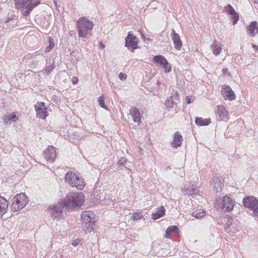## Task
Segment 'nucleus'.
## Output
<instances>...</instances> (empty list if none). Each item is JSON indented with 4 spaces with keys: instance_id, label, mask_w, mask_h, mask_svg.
Here are the masks:
<instances>
[{
    "instance_id": "nucleus-32",
    "label": "nucleus",
    "mask_w": 258,
    "mask_h": 258,
    "mask_svg": "<svg viewBox=\"0 0 258 258\" xmlns=\"http://www.w3.org/2000/svg\"><path fill=\"white\" fill-rule=\"evenodd\" d=\"M143 217V214L141 212L135 213L132 216V218L134 220H138L142 218Z\"/></svg>"
},
{
    "instance_id": "nucleus-26",
    "label": "nucleus",
    "mask_w": 258,
    "mask_h": 258,
    "mask_svg": "<svg viewBox=\"0 0 258 258\" xmlns=\"http://www.w3.org/2000/svg\"><path fill=\"white\" fill-rule=\"evenodd\" d=\"M235 206V202L230 198L227 197V211H231Z\"/></svg>"
},
{
    "instance_id": "nucleus-35",
    "label": "nucleus",
    "mask_w": 258,
    "mask_h": 258,
    "mask_svg": "<svg viewBox=\"0 0 258 258\" xmlns=\"http://www.w3.org/2000/svg\"><path fill=\"white\" fill-rule=\"evenodd\" d=\"M9 116L12 121H15L18 118L14 113H11Z\"/></svg>"
},
{
    "instance_id": "nucleus-31",
    "label": "nucleus",
    "mask_w": 258,
    "mask_h": 258,
    "mask_svg": "<svg viewBox=\"0 0 258 258\" xmlns=\"http://www.w3.org/2000/svg\"><path fill=\"white\" fill-rule=\"evenodd\" d=\"M98 102L99 105L106 109H107V106L105 104L104 98L103 96H101L98 98Z\"/></svg>"
},
{
    "instance_id": "nucleus-22",
    "label": "nucleus",
    "mask_w": 258,
    "mask_h": 258,
    "mask_svg": "<svg viewBox=\"0 0 258 258\" xmlns=\"http://www.w3.org/2000/svg\"><path fill=\"white\" fill-rule=\"evenodd\" d=\"M153 61L160 66H163V64H166L167 59L162 55H158L154 57Z\"/></svg>"
},
{
    "instance_id": "nucleus-27",
    "label": "nucleus",
    "mask_w": 258,
    "mask_h": 258,
    "mask_svg": "<svg viewBox=\"0 0 258 258\" xmlns=\"http://www.w3.org/2000/svg\"><path fill=\"white\" fill-rule=\"evenodd\" d=\"M248 30L250 32H258V23L256 21H252L248 27Z\"/></svg>"
},
{
    "instance_id": "nucleus-13",
    "label": "nucleus",
    "mask_w": 258,
    "mask_h": 258,
    "mask_svg": "<svg viewBox=\"0 0 258 258\" xmlns=\"http://www.w3.org/2000/svg\"><path fill=\"white\" fill-rule=\"evenodd\" d=\"M130 115L133 121L140 124L141 122V116L140 111L136 107H132L130 110Z\"/></svg>"
},
{
    "instance_id": "nucleus-45",
    "label": "nucleus",
    "mask_w": 258,
    "mask_h": 258,
    "mask_svg": "<svg viewBox=\"0 0 258 258\" xmlns=\"http://www.w3.org/2000/svg\"><path fill=\"white\" fill-rule=\"evenodd\" d=\"M72 244L74 246H76L79 244V242H78V240L76 239L73 241Z\"/></svg>"
},
{
    "instance_id": "nucleus-39",
    "label": "nucleus",
    "mask_w": 258,
    "mask_h": 258,
    "mask_svg": "<svg viewBox=\"0 0 258 258\" xmlns=\"http://www.w3.org/2000/svg\"><path fill=\"white\" fill-rule=\"evenodd\" d=\"M126 162V160L124 158H121L118 161V164L122 165Z\"/></svg>"
},
{
    "instance_id": "nucleus-9",
    "label": "nucleus",
    "mask_w": 258,
    "mask_h": 258,
    "mask_svg": "<svg viewBox=\"0 0 258 258\" xmlns=\"http://www.w3.org/2000/svg\"><path fill=\"white\" fill-rule=\"evenodd\" d=\"M35 108L36 111L37 117L45 119L48 115L46 108L43 102H37L35 105Z\"/></svg>"
},
{
    "instance_id": "nucleus-8",
    "label": "nucleus",
    "mask_w": 258,
    "mask_h": 258,
    "mask_svg": "<svg viewBox=\"0 0 258 258\" xmlns=\"http://www.w3.org/2000/svg\"><path fill=\"white\" fill-rule=\"evenodd\" d=\"M138 41V38L134 36L133 33H128V35L125 38V46L130 50L133 51L134 49L137 48Z\"/></svg>"
},
{
    "instance_id": "nucleus-17",
    "label": "nucleus",
    "mask_w": 258,
    "mask_h": 258,
    "mask_svg": "<svg viewBox=\"0 0 258 258\" xmlns=\"http://www.w3.org/2000/svg\"><path fill=\"white\" fill-rule=\"evenodd\" d=\"M182 142V137L179 135L177 132L175 133L174 135V140L171 144L173 147L177 148L181 146Z\"/></svg>"
},
{
    "instance_id": "nucleus-24",
    "label": "nucleus",
    "mask_w": 258,
    "mask_h": 258,
    "mask_svg": "<svg viewBox=\"0 0 258 258\" xmlns=\"http://www.w3.org/2000/svg\"><path fill=\"white\" fill-rule=\"evenodd\" d=\"M235 97L236 95L235 93L229 86H227V99L231 101L234 100Z\"/></svg>"
},
{
    "instance_id": "nucleus-42",
    "label": "nucleus",
    "mask_w": 258,
    "mask_h": 258,
    "mask_svg": "<svg viewBox=\"0 0 258 258\" xmlns=\"http://www.w3.org/2000/svg\"><path fill=\"white\" fill-rule=\"evenodd\" d=\"M255 8L258 7V0H252Z\"/></svg>"
},
{
    "instance_id": "nucleus-6",
    "label": "nucleus",
    "mask_w": 258,
    "mask_h": 258,
    "mask_svg": "<svg viewBox=\"0 0 258 258\" xmlns=\"http://www.w3.org/2000/svg\"><path fill=\"white\" fill-rule=\"evenodd\" d=\"M93 213L91 211H84L81 215L83 227L85 231H90L93 228Z\"/></svg>"
},
{
    "instance_id": "nucleus-15",
    "label": "nucleus",
    "mask_w": 258,
    "mask_h": 258,
    "mask_svg": "<svg viewBox=\"0 0 258 258\" xmlns=\"http://www.w3.org/2000/svg\"><path fill=\"white\" fill-rule=\"evenodd\" d=\"M8 201L3 197L0 196V215L3 216L8 210Z\"/></svg>"
},
{
    "instance_id": "nucleus-3",
    "label": "nucleus",
    "mask_w": 258,
    "mask_h": 258,
    "mask_svg": "<svg viewBox=\"0 0 258 258\" xmlns=\"http://www.w3.org/2000/svg\"><path fill=\"white\" fill-rule=\"evenodd\" d=\"M65 181L72 187H76L79 190H82L85 186L83 179L72 172H68L66 175Z\"/></svg>"
},
{
    "instance_id": "nucleus-14",
    "label": "nucleus",
    "mask_w": 258,
    "mask_h": 258,
    "mask_svg": "<svg viewBox=\"0 0 258 258\" xmlns=\"http://www.w3.org/2000/svg\"><path fill=\"white\" fill-rule=\"evenodd\" d=\"M171 38L173 41L175 48L179 50L181 48L182 43L178 33H171Z\"/></svg>"
},
{
    "instance_id": "nucleus-30",
    "label": "nucleus",
    "mask_w": 258,
    "mask_h": 258,
    "mask_svg": "<svg viewBox=\"0 0 258 258\" xmlns=\"http://www.w3.org/2000/svg\"><path fill=\"white\" fill-rule=\"evenodd\" d=\"M49 45L48 46L46 47L45 49V52H48L50 50L54 47V44L53 41V39L51 37L48 38Z\"/></svg>"
},
{
    "instance_id": "nucleus-4",
    "label": "nucleus",
    "mask_w": 258,
    "mask_h": 258,
    "mask_svg": "<svg viewBox=\"0 0 258 258\" xmlns=\"http://www.w3.org/2000/svg\"><path fill=\"white\" fill-rule=\"evenodd\" d=\"M12 204L11 205V209L14 212L21 210L28 203L26 196L21 193L17 194L12 199Z\"/></svg>"
},
{
    "instance_id": "nucleus-19",
    "label": "nucleus",
    "mask_w": 258,
    "mask_h": 258,
    "mask_svg": "<svg viewBox=\"0 0 258 258\" xmlns=\"http://www.w3.org/2000/svg\"><path fill=\"white\" fill-rule=\"evenodd\" d=\"M184 192L185 194L191 195L192 197H194L198 195V194H199V190L198 189L197 187L192 185L191 186H189L187 188L185 189L184 190Z\"/></svg>"
},
{
    "instance_id": "nucleus-11",
    "label": "nucleus",
    "mask_w": 258,
    "mask_h": 258,
    "mask_svg": "<svg viewBox=\"0 0 258 258\" xmlns=\"http://www.w3.org/2000/svg\"><path fill=\"white\" fill-rule=\"evenodd\" d=\"M43 155L47 161L50 162H53L56 156V151L55 150L54 147L52 146H48V147L44 151Z\"/></svg>"
},
{
    "instance_id": "nucleus-16",
    "label": "nucleus",
    "mask_w": 258,
    "mask_h": 258,
    "mask_svg": "<svg viewBox=\"0 0 258 258\" xmlns=\"http://www.w3.org/2000/svg\"><path fill=\"white\" fill-rule=\"evenodd\" d=\"M225 199V196L222 197V198H218L215 204V207L219 211H224L226 205Z\"/></svg>"
},
{
    "instance_id": "nucleus-47",
    "label": "nucleus",
    "mask_w": 258,
    "mask_h": 258,
    "mask_svg": "<svg viewBox=\"0 0 258 258\" xmlns=\"http://www.w3.org/2000/svg\"><path fill=\"white\" fill-rule=\"evenodd\" d=\"M87 33H79V37H85Z\"/></svg>"
},
{
    "instance_id": "nucleus-23",
    "label": "nucleus",
    "mask_w": 258,
    "mask_h": 258,
    "mask_svg": "<svg viewBox=\"0 0 258 258\" xmlns=\"http://www.w3.org/2000/svg\"><path fill=\"white\" fill-rule=\"evenodd\" d=\"M178 231V228L176 226H172L169 227L166 230L165 237L167 238H170L171 234L173 232L177 233Z\"/></svg>"
},
{
    "instance_id": "nucleus-29",
    "label": "nucleus",
    "mask_w": 258,
    "mask_h": 258,
    "mask_svg": "<svg viewBox=\"0 0 258 258\" xmlns=\"http://www.w3.org/2000/svg\"><path fill=\"white\" fill-rule=\"evenodd\" d=\"M217 113L219 116L221 118H224L225 117V108L223 105L218 106Z\"/></svg>"
},
{
    "instance_id": "nucleus-33",
    "label": "nucleus",
    "mask_w": 258,
    "mask_h": 258,
    "mask_svg": "<svg viewBox=\"0 0 258 258\" xmlns=\"http://www.w3.org/2000/svg\"><path fill=\"white\" fill-rule=\"evenodd\" d=\"M163 68L164 69V71L165 73H169L171 71V68L170 65L169 64L168 61H167L166 64H163Z\"/></svg>"
},
{
    "instance_id": "nucleus-46",
    "label": "nucleus",
    "mask_w": 258,
    "mask_h": 258,
    "mask_svg": "<svg viewBox=\"0 0 258 258\" xmlns=\"http://www.w3.org/2000/svg\"><path fill=\"white\" fill-rule=\"evenodd\" d=\"M99 47H101L102 49H104L105 47V45L101 41L99 42Z\"/></svg>"
},
{
    "instance_id": "nucleus-49",
    "label": "nucleus",
    "mask_w": 258,
    "mask_h": 258,
    "mask_svg": "<svg viewBox=\"0 0 258 258\" xmlns=\"http://www.w3.org/2000/svg\"><path fill=\"white\" fill-rule=\"evenodd\" d=\"M140 35L141 36V37H142L143 39H144V38H145V36L144 35L143 33H140Z\"/></svg>"
},
{
    "instance_id": "nucleus-20",
    "label": "nucleus",
    "mask_w": 258,
    "mask_h": 258,
    "mask_svg": "<svg viewBox=\"0 0 258 258\" xmlns=\"http://www.w3.org/2000/svg\"><path fill=\"white\" fill-rule=\"evenodd\" d=\"M211 119L210 118L204 119L202 117H197L196 119L195 123L198 126L208 125L211 123Z\"/></svg>"
},
{
    "instance_id": "nucleus-25",
    "label": "nucleus",
    "mask_w": 258,
    "mask_h": 258,
    "mask_svg": "<svg viewBox=\"0 0 258 258\" xmlns=\"http://www.w3.org/2000/svg\"><path fill=\"white\" fill-rule=\"evenodd\" d=\"M212 48L213 49V53L215 54H219L221 50L220 45L216 41H215L212 45Z\"/></svg>"
},
{
    "instance_id": "nucleus-40",
    "label": "nucleus",
    "mask_w": 258,
    "mask_h": 258,
    "mask_svg": "<svg viewBox=\"0 0 258 258\" xmlns=\"http://www.w3.org/2000/svg\"><path fill=\"white\" fill-rule=\"evenodd\" d=\"M186 100L188 104H189L192 102L193 99L190 97V96H186Z\"/></svg>"
},
{
    "instance_id": "nucleus-2",
    "label": "nucleus",
    "mask_w": 258,
    "mask_h": 258,
    "mask_svg": "<svg viewBox=\"0 0 258 258\" xmlns=\"http://www.w3.org/2000/svg\"><path fill=\"white\" fill-rule=\"evenodd\" d=\"M15 3L17 8H23V15L27 17L30 12L40 4V1L32 3V0H15Z\"/></svg>"
},
{
    "instance_id": "nucleus-44",
    "label": "nucleus",
    "mask_w": 258,
    "mask_h": 258,
    "mask_svg": "<svg viewBox=\"0 0 258 258\" xmlns=\"http://www.w3.org/2000/svg\"><path fill=\"white\" fill-rule=\"evenodd\" d=\"M232 221H233V220L231 218L228 219L227 220V225H230L232 224Z\"/></svg>"
},
{
    "instance_id": "nucleus-21",
    "label": "nucleus",
    "mask_w": 258,
    "mask_h": 258,
    "mask_svg": "<svg viewBox=\"0 0 258 258\" xmlns=\"http://www.w3.org/2000/svg\"><path fill=\"white\" fill-rule=\"evenodd\" d=\"M165 210L164 207L162 206L155 213L152 214V217L154 220H156L165 215Z\"/></svg>"
},
{
    "instance_id": "nucleus-10",
    "label": "nucleus",
    "mask_w": 258,
    "mask_h": 258,
    "mask_svg": "<svg viewBox=\"0 0 258 258\" xmlns=\"http://www.w3.org/2000/svg\"><path fill=\"white\" fill-rule=\"evenodd\" d=\"M227 13L232 24H236L239 20V15L230 5H227Z\"/></svg>"
},
{
    "instance_id": "nucleus-38",
    "label": "nucleus",
    "mask_w": 258,
    "mask_h": 258,
    "mask_svg": "<svg viewBox=\"0 0 258 258\" xmlns=\"http://www.w3.org/2000/svg\"><path fill=\"white\" fill-rule=\"evenodd\" d=\"M173 102L171 101H170L169 99L167 100V101L166 102V106L167 107L171 108L173 107Z\"/></svg>"
},
{
    "instance_id": "nucleus-37",
    "label": "nucleus",
    "mask_w": 258,
    "mask_h": 258,
    "mask_svg": "<svg viewBox=\"0 0 258 258\" xmlns=\"http://www.w3.org/2000/svg\"><path fill=\"white\" fill-rule=\"evenodd\" d=\"M127 76L125 74L120 73L119 74V78L121 80H124L126 79Z\"/></svg>"
},
{
    "instance_id": "nucleus-41",
    "label": "nucleus",
    "mask_w": 258,
    "mask_h": 258,
    "mask_svg": "<svg viewBox=\"0 0 258 258\" xmlns=\"http://www.w3.org/2000/svg\"><path fill=\"white\" fill-rule=\"evenodd\" d=\"M221 93L223 95L224 98H225V97L226 96V88L224 87V86L222 87Z\"/></svg>"
},
{
    "instance_id": "nucleus-34",
    "label": "nucleus",
    "mask_w": 258,
    "mask_h": 258,
    "mask_svg": "<svg viewBox=\"0 0 258 258\" xmlns=\"http://www.w3.org/2000/svg\"><path fill=\"white\" fill-rule=\"evenodd\" d=\"M3 120L5 124H10L11 122V120L9 115L5 116L3 117Z\"/></svg>"
},
{
    "instance_id": "nucleus-12",
    "label": "nucleus",
    "mask_w": 258,
    "mask_h": 258,
    "mask_svg": "<svg viewBox=\"0 0 258 258\" xmlns=\"http://www.w3.org/2000/svg\"><path fill=\"white\" fill-rule=\"evenodd\" d=\"M64 207L63 202L58 203L50 208V213L55 218H61L62 217V209Z\"/></svg>"
},
{
    "instance_id": "nucleus-28",
    "label": "nucleus",
    "mask_w": 258,
    "mask_h": 258,
    "mask_svg": "<svg viewBox=\"0 0 258 258\" xmlns=\"http://www.w3.org/2000/svg\"><path fill=\"white\" fill-rule=\"evenodd\" d=\"M205 214L206 213L204 210H200L193 212L192 213V216L197 219H199L203 217L205 215Z\"/></svg>"
},
{
    "instance_id": "nucleus-52",
    "label": "nucleus",
    "mask_w": 258,
    "mask_h": 258,
    "mask_svg": "<svg viewBox=\"0 0 258 258\" xmlns=\"http://www.w3.org/2000/svg\"><path fill=\"white\" fill-rule=\"evenodd\" d=\"M172 32L173 33H174L175 32V30L174 29H172Z\"/></svg>"
},
{
    "instance_id": "nucleus-5",
    "label": "nucleus",
    "mask_w": 258,
    "mask_h": 258,
    "mask_svg": "<svg viewBox=\"0 0 258 258\" xmlns=\"http://www.w3.org/2000/svg\"><path fill=\"white\" fill-rule=\"evenodd\" d=\"M244 206L253 212V214L258 218V200L254 197L248 196L243 201Z\"/></svg>"
},
{
    "instance_id": "nucleus-36",
    "label": "nucleus",
    "mask_w": 258,
    "mask_h": 258,
    "mask_svg": "<svg viewBox=\"0 0 258 258\" xmlns=\"http://www.w3.org/2000/svg\"><path fill=\"white\" fill-rule=\"evenodd\" d=\"M53 67L52 65L48 66L46 67L45 69V72L49 74L51 71L53 70Z\"/></svg>"
},
{
    "instance_id": "nucleus-1",
    "label": "nucleus",
    "mask_w": 258,
    "mask_h": 258,
    "mask_svg": "<svg viewBox=\"0 0 258 258\" xmlns=\"http://www.w3.org/2000/svg\"><path fill=\"white\" fill-rule=\"evenodd\" d=\"M67 209H73L82 206L84 202V196L82 192H71L67 194L63 201Z\"/></svg>"
},
{
    "instance_id": "nucleus-50",
    "label": "nucleus",
    "mask_w": 258,
    "mask_h": 258,
    "mask_svg": "<svg viewBox=\"0 0 258 258\" xmlns=\"http://www.w3.org/2000/svg\"><path fill=\"white\" fill-rule=\"evenodd\" d=\"M222 71H223V74H225V73L226 72V70H224V69H223V70H222Z\"/></svg>"
},
{
    "instance_id": "nucleus-48",
    "label": "nucleus",
    "mask_w": 258,
    "mask_h": 258,
    "mask_svg": "<svg viewBox=\"0 0 258 258\" xmlns=\"http://www.w3.org/2000/svg\"><path fill=\"white\" fill-rule=\"evenodd\" d=\"M252 46L253 47V48H254V50H258V46L254 44H252Z\"/></svg>"
},
{
    "instance_id": "nucleus-18",
    "label": "nucleus",
    "mask_w": 258,
    "mask_h": 258,
    "mask_svg": "<svg viewBox=\"0 0 258 258\" xmlns=\"http://www.w3.org/2000/svg\"><path fill=\"white\" fill-rule=\"evenodd\" d=\"M210 185L215 189L216 191H218L219 189L224 186V183L219 178L215 177L213 179Z\"/></svg>"
},
{
    "instance_id": "nucleus-51",
    "label": "nucleus",
    "mask_w": 258,
    "mask_h": 258,
    "mask_svg": "<svg viewBox=\"0 0 258 258\" xmlns=\"http://www.w3.org/2000/svg\"><path fill=\"white\" fill-rule=\"evenodd\" d=\"M9 22V20H7L6 21H5V23H8Z\"/></svg>"
},
{
    "instance_id": "nucleus-43",
    "label": "nucleus",
    "mask_w": 258,
    "mask_h": 258,
    "mask_svg": "<svg viewBox=\"0 0 258 258\" xmlns=\"http://www.w3.org/2000/svg\"><path fill=\"white\" fill-rule=\"evenodd\" d=\"M72 82L74 84H77L78 82V79L76 77H73L72 79Z\"/></svg>"
},
{
    "instance_id": "nucleus-7",
    "label": "nucleus",
    "mask_w": 258,
    "mask_h": 258,
    "mask_svg": "<svg viewBox=\"0 0 258 258\" xmlns=\"http://www.w3.org/2000/svg\"><path fill=\"white\" fill-rule=\"evenodd\" d=\"M93 27V23L84 17L80 18L77 21L78 32H87L91 31Z\"/></svg>"
}]
</instances>
